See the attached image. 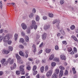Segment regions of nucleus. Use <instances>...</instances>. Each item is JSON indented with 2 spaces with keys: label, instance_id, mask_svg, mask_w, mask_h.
Instances as JSON below:
<instances>
[{
  "label": "nucleus",
  "instance_id": "nucleus-1",
  "mask_svg": "<svg viewBox=\"0 0 78 78\" xmlns=\"http://www.w3.org/2000/svg\"><path fill=\"white\" fill-rule=\"evenodd\" d=\"M11 37H12V35H11V34H7L4 37V41L5 42H8V41L9 40V39H10V38Z\"/></svg>",
  "mask_w": 78,
  "mask_h": 78
},
{
  "label": "nucleus",
  "instance_id": "nucleus-2",
  "mask_svg": "<svg viewBox=\"0 0 78 78\" xmlns=\"http://www.w3.org/2000/svg\"><path fill=\"white\" fill-rule=\"evenodd\" d=\"M59 68L61 69V70L59 74V78H61V77L63 76V73H64L63 70H64L65 69V68H64V67L62 66H59Z\"/></svg>",
  "mask_w": 78,
  "mask_h": 78
},
{
  "label": "nucleus",
  "instance_id": "nucleus-3",
  "mask_svg": "<svg viewBox=\"0 0 78 78\" xmlns=\"http://www.w3.org/2000/svg\"><path fill=\"white\" fill-rule=\"evenodd\" d=\"M56 23L58 24V25H57L56 27L58 29H59V23H60V21L58 19H55L54 20L53 22L52 23L53 24H55V23Z\"/></svg>",
  "mask_w": 78,
  "mask_h": 78
},
{
  "label": "nucleus",
  "instance_id": "nucleus-4",
  "mask_svg": "<svg viewBox=\"0 0 78 78\" xmlns=\"http://www.w3.org/2000/svg\"><path fill=\"white\" fill-rule=\"evenodd\" d=\"M1 62L2 63V66H5L8 65V62L6 61V59L5 58L2 59V60L1 61Z\"/></svg>",
  "mask_w": 78,
  "mask_h": 78
},
{
  "label": "nucleus",
  "instance_id": "nucleus-5",
  "mask_svg": "<svg viewBox=\"0 0 78 78\" xmlns=\"http://www.w3.org/2000/svg\"><path fill=\"white\" fill-rule=\"evenodd\" d=\"M52 73H53V70L51 69L48 71V72H47L46 75L47 77H49V76H51V75L52 74Z\"/></svg>",
  "mask_w": 78,
  "mask_h": 78
},
{
  "label": "nucleus",
  "instance_id": "nucleus-6",
  "mask_svg": "<svg viewBox=\"0 0 78 78\" xmlns=\"http://www.w3.org/2000/svg\"><path fill=\"white\" fill-rule=\"evenodd\" d=\"M21 25L23 30H26L27 28V26L24 23H22Z\"/></svg>",
  "mask_w": 78,
  "mask_h": 78
},
{
  "label": "nucleus",
  "instance_id": "nucleus-7",
  "mask_svg": "<svg viewBox=\"0 0 78 78\" xmlns=\"http://www.w3.org/2000/svg\"><path fill=\"white\" fill-rule=\"evenodd\" d=\"M44 29L45 30H47L50 28V25L49 24L45 25L44 26Z\"/></svg>",
  "mask_w": 78,
  "mask_h": 78
},
{
  "label": "nucleus",
  "instance_id": "nucleus-8",
  "mask_svg": "<svg viewBox=\"0 0 78 78\" xmlns=\"http://www.w3.org/2000/svg\"><path fill=\"white\" fill-rule=\"evenodd\" d=\"M8 62H9L10 64H12L14 62V60L11 59V58H9L8 60Z\"/></svg>",
  "mask_w": 78,
  "mask_h": 78
},
{
  "label": "nucleus",
  "instance_id": "nucleus-9",
  "mask_svg": "<svg viewBox=\"0 0 78 78\" xmlns=\"http://www.w3.org/2000/svg\"><path fill=\"white\" fill-rule=\"evenodd\" d=\"M4 55H7L9 53V51H8L5 49L3 50L2 52Z\"/></svg>",
  "mask_w": 78,
  "mask_h": 78
},
{
  "label": "nucleus",
  "instance_id": "nucleus-10",
  "mask_svg": "<svg viewBox=\"0 0 78 78\" xmlns=\"http://www.w3.org/2000/svg\"><path fill=\"white\" fill-rule=\"evenodd\" d=\"M60 58L62 60H66V57L65 56V55L64 54H62L60 55Z\"/></svg>",
  "mask_w": 78,
  "mask_h": 78
},
{
  "label": "nucleus",
  "instance_id": "nucleus-11",
  "mask_svg": "<svg viewBox=\"0 0 78 78\" xmlns=\"http://www.w3.org/2000/svg\"><path fill=\"white\" fill-rule=\"evenodd\" d=\"M47 37V34L44 33L43 36H42V39L43 40H45Z\"/></svg>",
  "mask_w": 78,
  "mask_h": 78
},
{
  "label": "nucleus",
  "instance_id": "nucleus-12",
  "mask_svg": "<svg viewBox=\"0 0 78 78\" xmlns=\"http://www.w3.org/2000/svg\"><path fill=\"white\" fill-rule=\"evenodd\" d=\"M34 50H33V52L34 53H35V52L37 51L36 48V45L34 44H33L32 46Z\"/></svg>",
  "mask_w": 78,
  "mask_h": 78
},
{
  "label": "nucleus",
  "instance_id": "nucleus-13",
  "mask_svg": "<svg viewBox=\"0 0 78 78\" xmlns=\"http://www.w3.org/2000/svg\"><path fill=\"white\" fill-rule=\"evenodd\" d=\"M16 64L15 63H14L13 64V67H11L10 69L12 70H14V69H16Z\"/></svg>",
  "mask_w": 78,
  "mask_h": 78
},
{
  "label": "nucleus",
  "instance_id": "nucleus-14",
  "mask_svg": "<svg viewBox=\"0 0 78 78\" xmlns=\"http://www.w3.org/2000/svg\"><path fill=\"white\" fill-rule=\"evenodd\" d=\"M71 38L72 39H73L75 41H76V42H78V40L77 39V38H76V37H75L74 35H73L71 36Z\"/></svg>",
  "mask_w": 78,
  "mask_h": 78
},
{
  "label": "nucleus",
  "instance_id": "nucleus-15",
  "mask_svg": "<svg viewBox=\"0 0 78 78\" xmlns=\"http://www.w3.org/2000/svg\"><path fill=\"white\" fill-rule=\"evenodd\" d=\"M45 51L47 53H49L51 51V49H49L48 48H46L45 49Z\"/></svg>",
  "mask_w": 78,
  "mask_h": 78
},
{
  "label": "nucleus",
  "instance_id": "nucleus-16",
  "mask_svg": "<svg viewBox=\"0 0 78 78\" xmlns=\"http://www.w3.org/2000/svg\"><path fill=\"white\" fill-rule=\"evenodd\" d=\"M16 59H17L18 61V60H20V58H21L20 57V56H19V55L18 54H16Z\"/></svg>",
  "mask_w": 78,
  "mask_h": 78
},
{
  "label": "nucleus",
  "instance_id": "nucleus-17",
  "mask_svg": "<svg viewBox=\"0 0 78 78\" xmlns=\"http://www.w3.org/2000/svg\"><path fill=\"white\" fill-rule=\"evenodd\" d=\"M58 76L57 74L54 73V74L52 76V78H58Z\"/></svg>",
  "mask_w": 78,
  "mask_h": 78
},
{
  "label": "nucleus",
  "instance_id": "nucleus-18",
  "mask_svg": "<svg viewBox=\"0 0 78 78\" xmlns=\"http://www.w3.org/2000/svg\"><path fill=\"white\" fill-rule=\"evenodd\" d=\"M34 13H31L29 15V17L30 18H33L34 17Z\"/></svg>",
  "mask_w": 78,
  "mask_h": 78
},
{
  "label": "nucleus",
  "instance_id": "nucleus-19",
  "mask_svg": "<svg viewBox=\"0 0 78 78\" xmlns=\"http://www.w3.org/2000/svg\"><path fill=\"white\" fill-rule=\"evenodd\" d=\"M19 53L20 55L22 56H23V57H24L25 55H24L23 53V52H22V51H20L19 52Z\"/></svg>",
  "mask_w": 78,
  "mask_h": 78
},
{
  "label": "nucleus",
  "instance_id": "nucleus-20",
  "mask_svg": "<svg viewBox=\"0 0 78 78\" xmlns=\"http://www.w3.org/2000/svg\"><path fill=\"white\" fill-rule=\"evenodd\" d=\"M15 40L16 41L17 40V37H18V34H15L14 35Z\"/></svg>",
  "mask_w": 78,
  "mask_h": 78
},
{
  "label": "nucleus",
  "instance_id": "nucleus-21",
  "mask_svg": "<svg viewBox=\"0 0 78 78\" xmlns=\"http://www.w3.org/2000/svg\"><path fill=\"white\" fill-rule=\"evenodd\" d=\"M31 29L30 28H28L27 30V33L28 34H30L31 33Z\"/></svg>",
  "mask_w": 78,
  "mask_h": 78
},
{
  "label": "nucleus",
  "instance_id": "nucleus-22",
  "mask_svg": "<svg viewBox=\"0 0 78 78\" xmlns=\"http://www.w3.org/2000/svg\"><path fill=\"white\" fill-rule=\"evenodd\" d=\"M24 66H21L20 67V71H22V70H24V69H23V67H24Z\"/></svg>",
  "mask_w": 78,
  "mask_h": 78
},
{
  "label": "nucleus",
  "instance_id": "nucleus-23",
  "mask_svg": "<svg viewBox=\"0 0 78 78\" xmlns=\"http://www.w3.org/2000/svg\"><path fill=\"white\" fill-rule=\"evenodd\" d=\"M24 41H25V40L23 38H21L20 39V42L21 43H23Z\"/></svg>",
  "mask_w": 78,
  "mask_h": 78
},
{
  "label": "nucleus",
  "instance_id": "nucleus-24",
  "mask_svg": "<svg viewBox=\"0 0 78 78\" xmlns=\"http://www.w3.org/2000/svg\"><path fill=\"white\" fill-rule=\"evenodd\" d=\"M18 63H19V64H23V62L22 60L20 59L19 60H18Z\"/></svg>",
  "mask_w": 78,
  "mask_h": 78
},
{
  "label": "nucleus",
  "instance_id": "nucleus-25",
  "mask_svg": "<svg viewBox=\"0 0 78 78\" xmlns=\"http://www.w3.org/2000/svg\"><path fill=\"white\" fill-rule=\"evenodd\" d=\"M59 73V69H57L56 70L55 72L54 73L55 74H56V75H58V73Z\"/></svg>",
  "mask_w": 78,
  "mask_h": 78
},
{
  "label": "nucleus",
  "instance_id": "nucleus-26",
  "mask_svg": "<svg viewBox=\"0 0 78 78\" xmlns=\"http://www.w3.org/2000/svg\"><path fill=\"white\" fill-rule=\"evenodd\" d=\"M53 60L54 61H55L56 62H59V58H54Z\"/></svg>",
  "mask_w": 78,
  "mask_h": 78
},
{
  "label": "nucleus",
  "instance_id": "nucleus-27",
  "mask_svg": "<svg viewBox=\"0 0 78 78\" xmlns=\"http://www.w3.org/2000/svg\"><path fill=\"white\" fill-rule=\"evenodd\" d=\"M54 57L55 56H54V55L52 54L51 55V56H50L49 59L50 60H52V59H53Z\"/></svg>",
  "mask_w": 78,
  "mask_h": 78
},
{
  "label": "nucleus",
  "instance_id": "nucleus-28",
  "mask_svg": "<svg viewBox=\"0 0 78 78\" xmlns=\"http://www.w3.org/2000/svg\"><path fill=\"white\" fill-rule=\"evenodd\" d=\"M71 30H74L75 28V26L74 25H72L70 27Z\"/></svg>",
  "mask_w": 78,
  "mask_h": 78
},
{
  "label": "nucleus",
  "instance_id": "nucleus-29",
  "mask_svg": "<svg viewBox=\"0 0 78 78\" xmlns=\"http://www.w3.org/2000/svg\"><path fill=\"white\" fill-rule=\"evenodd\" d=\"M25 40L26 42H28L29 41V37H28V36H26L25 37Z\"/></svg>",
  "mask_w": 78,
  "mask_h": 78
},
{
  "label": "nucleus",
  "instance_id": "nucleus-30",
  "mask_svg": "<svg viewBox=\"0 0 78 78\" xmlns=\"http://www.w3.org/2000/svg\"><path fill=\"white\" fill-rule=\"evenodd\" d=\"M48 70V66H45L44 68V71L45 72H47Z\"/></svg>",
  "mask_w": 78,
  "mask_h": 78
},
{
  "label": "nucleus",
  "instance_id": "nucleus-31",
  "mask_svg": "<svg viewBox=\"0 0 78 78\" xmlns=\"http://www.w3.org/2000/svg\"><path fill=\"white\" fill-rule=\"evenodd\" d=\"M40 70L41 73H43V72H44V67H41V68Z\"/></svg>",
  "mask_w": 78,
  "mask_h": 78
},
{
  "label": "nucleus",
  "instance_id": "nucleus-32",
  "mask_svg": "<svg viewBox=\"0 0 78 78\" xmlns=\"http://www.w3.org/2000/svg\"><path fill=\"white\" fill-rule=\"evenodd\" d=\"M48 15L50 17H51V18H52V17H53V14L52 13H49Z\"/></svg>",
  "mask_w": 78,
  "mask_h": 78
},
{
  "label": "nucleus",
  "instance_id": "nucleus-33",
  "mask_svg": "<svg viewBox=\"0 0 78 78\" xmlns=\"http://www.w3.org/2000/svg\"><path fill=\"white\" fill-rule=\"evenodd\" d=\"M40 19V18H39V16L38 15L36 17V21H39Z\"/></svg>",
  "mask_w": 78,
  "mask_h": 78
},
{
  "label": "nucleus",
  "instance_id": "nucleus-34",
  "mask_svg": "<svg viewBox=\"0 0 78 78\" xmlns=\"http://www.w3.org/2000/svg\"><path fill=\"white\" fill-rule=\"evenodd\" d=\"M60 31L61 32L62 35H64V34H65V32H64V31L63 30H62V29Z\"/></svg>",
  "mask_w": 78,
  "mask_h": 78
},
{
  "label": "nucleus",
  "instance_id": "nucleus-35",
  "mask_svg": "<svg viewBox=\"0 0 78 78\" xmlns=\"http://www.w3.org/2000/svg\"><path fill=\"white\" fill-rule=\"evenodd\" d=\"M13 49V48L12 46H9V51H12V50Z\"/></svg>",
  "mask_w": 78,
  "mask_h": 78
},
{
  "label": "nucleus",
  "instance_id": "nucleus-36",
  "mask_svg": "<svg viewBox=\"0 0 78 78\" xmlns=\"http://www.w3.org/2000/svg\"><path fill=\"white\" fill-rule=\"evenodd\" d=\"M2 7H3V4L2 3V1H1L0 2V7L1 9H2Z\"/></svg>",
  "mask_w": 78,
  "mask_h": 78
},
{
  "label": "nucleus",
  "instance_id": "nucleus-37",
  "mask_svg": "<svg viewBox=\"0 0 78 78\" xmlns=\"http://www.w3.org/2000/svg\"><path fill=\"white\" fill-rule=\"evenodd\" d=\"M56 63L52 62L51 63V65L52 67H55L56 66Z\"/></svg>",
  "mask_w": 78,
  "mask_h": 78
},
{
  "label": "nucleus",
  "instance_id": "nucleus-38",
  "mask_svg": "<svg viewBox=\"0 0 78 78\" xmlns=\"http://www.w3.org/2000/svg\"><path fill=\"white\" fill-rule=\"evenodd\" d=\"M68 51L69 52H71L72 51V48H68Z\"/></svg>",
  "mask_w": 78,
  "mask_h": 78
},
{
  "label": "nucleus",
  "instance_id": "nucleus-39",
  "mask_svg": "<svg viewBox=\"0 0 78 78\" xmlns=\"http://www.w3.org/2000/svg\"><path fill=\"white\" fill-rule=\"evenodd\" d=\"M37 69V67H36V66H34L33 67V71H35Z\"/></svg>",
  "mask_w": 78,
  "mask_h": 78
},
{
  "label": "nucleus",
  "instance_id": "nucleus-40",
  "mask_svg": "<svg viewBox=\"0 0 78 78\" xmlns=\"http://www.w3.org/2000/svg\"><path fill=\"white\" fill-rule=\"evenodd\" d=\"M20 71H16V75H19L20 74Z\"/></svg>",
  "mask_w": 78,
  "mask_h": 78
},
{
  "label": "nucleus",
  "instance_id": "nucleus-41",
  "mask_svg": "<svg viewBox=\"0 0 78 78\" xmlns=\"http://www.w3.org/2000/svg\"><path fill=\"white\" fill-rule=\"evenodd\" d=\"M4 38L2 36H0V42H2Z\"/></svg>",
  "mask_w": 78,
  "mask_h": 78
},
{
  "label": "nucleus",
  "instance_id": "nucleus-42",
  "mask_svg": "<svg viewBox=\"0 0 78 78\" xmlns=\"http://www.w3.org/2000/svg\"><path fill=\"white\" fill-rule=\"evenodd\" d=\"M36 24V22L34 21V20H32V25H34V26L35 25V24Z\"/></svg>",
  "mask_w": 78,
  "mask_h": 78
},
{
  "label": "nucleus",
  "instance_id": "nucleus-43",
  "mask_svg": "<svg viewBox=\"0 0 78 78\" xmlns=\"http://www.w3.org/2000/svg\"><path fill=\"white\" fill-rule=\"evenodd\" d=\"M65 75H67L68 74V71L67 70H65V72L64 73Z\"/></svg>",
  "mask_w": 78,
  "mask_h": 78
},
{
  "label": "nucleus",
  "instance_id": "nucleus-44",
  "mask_svg": "<svg viewBox=\"0 0 78 78\" xmlns=\"http://www.w3.org/2000/svg\"><path fill=\"white\" fill-rule=\"evenodd\" d=\"M26 68L28 70H31V66H28Z\"/></svg>",
  "mask_w": 78,
  "mask_h": 78
},
{
  "label": "nucleus",
  "instance_id": "nucleus-45",
  "mask_svg": "<svg viewBox=\"0 0 78 78\" xmlns=\"http://www.w3.org/2000/svg\"><path fill=\"white\" fill-rule=\"evenodd\" d=\"M37 73V71H34L33 73V75H36Z\"/></svg>",
  "mask_w": 78,
  "mask_h": 78
},
{
  "label": "nucleus",
  "instance_id": "nucleus-46",
  "mask_svg": "<svg viewBox=\"0 0 78 78\" xmlns=\"http://www.w3.org/2000/svg\"><path fill=\"white\" fill-rule=\"evenodd\" d=\"M20 71L21 72V74L22 75H25V71H24V70H22V71Z\"/></svg>",
  "mask_w": 78,
  "mask_h": 78
},
{
  "label": "nucleus",
  "instance_id": "nucleus-47",
  "mask_svg": "<svg viewBox=\"0 0 78 78\" xmlns=\"http://www.w3.org/2000/svg\"><path fill=\"white\" fill-rule=\"evenodd\" d=\"M21 34L22 36H25V33H24L23 32H21Z\"/></svg>",
  "mask_w": 78,
  "mask_h": 78
},
{
  "label": "nucleus",
  "instance_id": "nucleus-48",
  "mask_svg": "<svg viewBox=\"0 0 78 78\" xmlns=\"http://www.w3.org/2000/svg\"><path fill=\"white\" fill-rule=\"evenodd\" d=\"M7 42L8 44H9V45L11 44V43H12V41H8Z\"/></svg>",
  "mask_w": 78,
  "mask_h": 78
},
{
  "label": "nucleus",
  "instance_id": "nucleus-49",
  "mask_svg": "<svg viewBox=\"0 0 78 78\" xmlns=\"http://www.w3.org/2000/svg\"><path fill=\"white\" fill-rule=\"evenodd\" d=\"M62 42L63 44H65V45H67V42H66V41H63Z\"/></svg>",
  "mask_w": 78,
  "mask_h": 78
},
{
  "label": "nucleus",
  "instance_id": "nucleus-50",
  "mask_svg": "<svg viewBox=\"0 0 78 78\" xmlns=\"http://www.w3.org/2000/svg\"><path fill=\"white\" fill-rule=\"evenodd\" d=\"M34 30H36L37 28V25H35L34 26Z\"/></svg>",
  "mask_w": 78,
  "mask_h": 78
},
{
  "label": "nucleus",
  "instance_id": "nucleus-51",
  "mask_svg": "<svg viewBox=\"0 0 78 78\" xmlns=\"http://www.w3.org/2000/svg\"><path fill=\"white\" fill-rule=\"evenodd\" d=\"M64 3V0H61L60 1V4H63Z\"/></svg>",
  "mask_w": 78,
  "mask_h": 78
},
{
  "label": "nucleus",
  "instance_id": "nucleus-52",
  "mask_svg": "<svg viewBox=\"0 0 78 78\" xmlns=\"http://www.w3.org/2000/svg\"><path fill=\"white\" fill-rule=\"evenodd\" d=\"M43 19L44 20H46L47 19V17L46 16H44L43 17Z\"/></svg>",
  "mask_w": 78,
  "mask_h": 78
},
{
  "label": "nucleus",
  "instance_id": "nucleus-53",
  "mask_svg": "<svg viewBox=\"0 0 78 78\" xmlns=\"http://www.w3.org/2000/svg\"><path fill=\"white\" fill-rule=\"evenodd\" d=\"M19 47L20 48H24L23 46L22 45H20L19 46Z\"/></svg>",
  "mask_w": 78,
  "mask_h": 78
},
{
  "label": "nucleus",
  "instance_id": "nucleus-54",
  "mask_svg": "<svg viewBox=\"0 0 78 78\" xmlns=\"http://www.w3.org/2000/svg\"><path fill=\"white\" fill-rule=\"evenodd\" d=\"M42 52V50H41L39 52H38V55H40L41 53Z\"/></svg>",
  "mask_w": 78,
  "mask_h": 78
},
{
  "label": "nucleus",
  "instance_id": "nucleus-55",
  "mask_svg": "<svg viewBox=\"0 0 78 78\" xmlns=\"http://www.w3.org/2000/svg\"><path fill=\"white\" fill-rule=\"evenodd\" d=\"M32 11L33 12H34V13H35V12H36V9H35V8H34L32 10Z\"/></svg>",
  "mask_w": 78,
  "mask_h": 78
},
{
  "label": "nucleus",
  "instance_id": "nucleus-56",
  "mask_svg": "<svg viewBox=\"0 0 78 78\" xmlns=\"http://www.w3.org/2000/svg\"><path fill=\"white\" fill-rule=\"evenodd\" d=\"M55 48L56 50H58V48H59L58 47V46L57 45L55 46Z\"/></svg>",
  "mask_w": 78,
  "mask_h": 78
},
{
  "label": "nucleus",
  "instance_id": "nucleus-57",
  "mask_svg": "<svg viewBox=\"0 0 78 78\" xmlns=\"http://www.w3.org/2000/svg\"><path fill=\"white\" fill-rule=\"evenodd\" d=\"M74 51H75V53L76 52H77V49H76V48H74Z\"/></svg>",
  "mask_w": 78,
  "mask_h": 78
},
{
  "label": "nucleus",
  "instance_id": "nucleus-58",
  "mask_svg": "<svg viewBox=\"0 0 78 78\" xmlns=\"http://www.w3.org/2000/svg\"><path fill=\"white\" fill-rule=\"evenodd\" d=\"M23 45H25V46H27V43H26V42H23Z\"/></svg>",
  "mask_w": 78,
  "mask_h": 78
},
{
  "label": "nucleus",
  "instance_id": "nucleus-59",
  "mask_svg": "<svg viewBox=\"0 0 78 78\" xmlns=\"http://www.w3.org/2000/svg\"><path fill=\"white\" fill-rule=\"evenodd\" d=\"M3 74V71H0V76H2Z\"/></svg>",
  "mask_w": 78,
  "mask_h": 78
},
{
  "label": "nucleus",
  "instance_id": "nucleus-60",
  "mask_svg": "<svg viewBox=\"0 0 78 78\" xmlns=\"http://www.w3.org/2000/svg\"><path fill=\"white\" fill-rule=\"evenodd\" d=\"M45 61H46L45 60L43 59L42 60V63H45Z\"/></svg>",
  "mask_w": 78,
  "mask_h": 78
},
{
  "label": "nucleus",
  "instance_id": "nucleus-61",
  "mask_svg": "<svg viewBox=\"0 0 78 78\" xmlns=\"http://www.w3.org/2000/svg\"><path fill=\"white\" fill-rule=\"evenodd\" d=\"M40 37V36L39 35L37 34V39H39V38Z\"/></svg>",
  "mask_w": 78,
  "mask_h": 78
},
{
  "label": "nucleus",
  "instance_id": "nucleus-62",
  "mask_svg": "<svg viewBox=\"0 0 78 78\" xmlns=\"http://www.w3.org/2000/svg\"><path fill=\"white\" fill-rule=\"evenodd\" d=\"M3 31V29H2L0 30V33H2Z\"/></svg>",
  "mask_w": 78,
  "mask_h": 78
},
{
  "label": "nucleus",
  "instance_id": "nucleus-63",
  "mask_svg": "<svg viewBox=\"0 0 78 78\" xmlns=\"http://www.w3.org/2000/svg\"><path fill=\"white\" fill-rule=\"evenodd\" d=\"M42 45H43V42L41 43V44L39 46V48H41V47Z\"/></svg>",
  "mask_w": 78,
  "mask_h": 78
},
{
  "label": "nucleus",
  "instance_id": "nucleus-64",
  "mask_svg": "<svg viewBox=\"0 0 78 78\" xmlns=\"http://www.w3.org/2000/svg\"><path fill=\"white\" fill-rule=\"evenodd\" d=\"M34 26L33 25H31L30 26V28H31V29H33V28H34Z\"/></svg>",
  "mask_w": 78,
  "mask_h": 78
}]
</instances>
